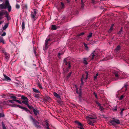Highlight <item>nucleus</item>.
<instances>
[{"mask_svg": "<svg viewBox=\"0 0 129 129\" xmlns=\"http://www.w3.org/2000/svg\"><path fill=\"white\" fill-rule=\"evenodd\" d=\"M24 9H25L26 10L27 9V6L26 5H24V6L23 7Z\"/></svg>", "mask_w": 129, "mask_h": 129, "instance_id": "42", "label": "nucleus"}, {"mask_svg": "<svg viewBox=\"0 0 129 129\" xmlns=\"http://www.w3.org/2000/svg\"><path fill=\"white\" fill-rule=\"evenodd\" d=\"M88 58H84L83 59V63L85 65H86L88 64L87 62V61L88 60Z\"/></svg>", "mask_w": 129, "mask_h": 129, "instance_id": "13", "label": "nucleus"}, {"mask_svg": "<svg viewBox=\"0 0 129 129\" xmlns=\"http://www.w3.org/2000/svg\"><path fill=\"white\" fill-rule=\"evenodd\" d=\"M9 24V23H6V24L4 25V26L3 27V29L4 30L6 29L8 27V26Z\"/></svg>", "mask_w": 129, "mask_h": 129, "instance_id": "16", "label": "nucleus"}, {"mask_svg": "<svg viewBox=\"0 0 129 129\" xmlns=\"http://www.w3.org/2000/svg\"><path fill=\"white\" fill-rule=\"evenodd\" d=\"M115 76L117 78H118V74L117 73L115 74Z\"/></svg>", "mask_w": 129, "mask_h": 129, "instance_id": "61", "label": "nucleus"}, {"mask_svg": "<svg viewBox=\"0 0 129 129\" xmlns=\"http://www.w3.org/2000/svg\"><path fill=\"white\" fill-rule=\"evenodd\" d=\"M7 12V11H5L0 12V16L1 17V16H2L3 15H5Z\"/></svg>", "mask_w": 129, "mask_h": 129, "instance_id": "19", "label": "nucleus"}, {"mask_svg": "<svg viewBox=\"0 0 129 129\" xmlns=\"http://www.w3.org/2000/svg\"><path fill=\"white\" fill-rule=\"evenodd\" d=\"M75 122L78 125V126H80V127L83 126V125L80 122H79L77 121H76Z\"/></svg>", "mask_w": 129, "mask_h": 129, "instance_id": "21", "label": "nucleus"}, {"mask_svg": "<svg viewBox=\"0 0 129 129\" xmlns=\"http://www.w3.org/2000/svg\"><path fill=\"white\" fill-rule=\"evenodd\" d=\"M33 91L34 92H36V93H40V92L39 91V90L37 89L33 88Z\"/></svg>", "mask_w": 129, "mask_h": 129, "instance_id": "22", "label": "nucleus"}, {"mask_svg": "<svg viewBox=\"0 0 129 129\" xmlns=\"http://www.w3.org/2000/svg\"><path fill=\"white\" fill-rule=\"evenodd\" d=\"M61 5L62 6L61 8H64V4L62 2H61Z\"/></svg>", "mask_w": 129, "mask_h": 129, "instance_id": "47", "label": "nucleus"}, {"mask_svg": "<svg viewBox=\"0 0 129 129\" xmlns=\"http://www.w3.org/2000/svg\"><path fill=\"white\" fill-rule=\"evenodd\" d=\"M46 126L47 129H50L49 127V124L48 123H47L46 124Z\"/></svg>", "mask_w": 129, "mask_h": 129, "instance_id": "52", "label": "nucleus"}, {"mask_svg": "<svg viewBox=\"0 0 129 129\" xmlns=\"http://www.w3.org/2000/svg\"><path fill=\"white\" fill-rule=\"evenodd\" d=\"M16 106L17 107H19V108H21V109H22V108H23V107H22V106H20V105H17Z\"/></svg>", "mask_w": 129, "mask_h": 129, "instance_id": "49", "label": "nucleus"}, {"mask_svg": "<svg viewBox=\"0 0 129 129\" xmlns=\"http://www.w3.org/2000/svg\"><path fill=\"white\" fill-rule=\"evenodd\" d=\"M83 44L85 47V49L87 50H88V47L87 44L85 43H84Z\"/></svg>", "mask_w": 129, "mask_h": 129, "instance_id": "25", "label": "nucleus"}, {"mask_svg": "<svg viewBox=\"0 0 129 129\" xmlns=\"http://www.w3.org/2000/svg\"><path fill=\"white\" fill-rule=\"evenodd\" d=\"M54 95L57 98L59 99H60V100L61 99L60 96L56 92H54Z\"/></svg>", "mask_w": 129, "mask_h": 129, "instance_id": "12", "label": "nucleus"}, {"mask_svg": "<svg viewBox=\"0 0 129 129\" xmlns=\"http://www.w3.org/2000/svg\"><path fill=\"white\" fill-rule=\"evenodd\" d=\"M117 106H116L113 109V110L114 111H116L117 110Z\"/></svg>", "mask_w": 129, "mask_h": 129, "instance_id": "53", "label": "nucleus"}, {"mask_svg": "<svg viewBox=\"0 0 129 129\" xmlns=\"http://www.w3.org/2000/svg\"><path fill=\"white\" fill-rule=\"evenodd\" d=\"M98 76V74H97L94 77V79H96L97 77Z\"/></svg>", "mask_w": 129, "mask_h": 129, "instance_id": "58", "label": "nucleus"}, {"mask_svg": "<svg viewBox=\"0 0 129 129\" xmlns=\"http://www.w3.org/2000/svg\"><path fill=\"white\" fill-rule=\"evenodd\" d=\"M79 98H80L81 97V91H80L79 92Z\"/></svg>", "mask_w": 129, "mask_h": 129, "instance_id": "40", "label": "nucleus"}, {"mask_svg": "<svg viewBox=\"0 0 129 129\" xmlns=\"http://www.w3.org/2000/svg\"><path fill=\"white\" fill-rule=\"evenodd\" d=\"M0 42H2L3 44L5 43V42L2 37H0Z\"/></svg>", "mask_w": 129, "mask_h": 129, "instance_id": "27", "label": "nucleus"}, {"mask_svg": "<svg viewBox=\"0 0 129 129\" xmlns=\"http://www.w3.org/2000/svg\"><path fill=\"white\" fill-rule=\"evenodd\" d=\"M38 11L36 9H34L32 11H31V18L34 19V20L36 19V17L37 12Z\"/></svg>", "mask_w": 129, "mask_h": 129, "instance_id": "3", "label": "nucleus"}, {"mask_svg": "<svg viewBox=\"0 0 129 129\" xmlns=\"http://www.w3.org/2000/svg\"><path fill=\"white\" fill-rule=\"evenodd\" d=\"M124 97V96L123 95H122L119 98V100H122Z\"/></svg>", "mask_w": 129, "mask_h": 129, "instance_id": "50", "label": "nucleus"}, {"mask_svg": "<svg viewBox=\"0 0 129 129\" xmlns=\"http://www.w3.org/2000/svg\"><path fill=\"white\" fill-rule=\"evenodd\" d=\"M96 104L98 105L99 107L100 106H101V104L99 103L98 102H96Z\"/></svg>", "mask_w": 129, "mask_h": 129, "instance_id": "57", "label": "nucleus"}, {"mask_svg": "<svg viewBox=\"0 0 129 129\" xmlns=\"http://www.w3.org/2000/svg\"><path fill=\"white\" fill-rule=\"evenodd\" d=\"M84 75H82V77L81 78V79H82V80H83V78H84Z\"/></svg>", "mask_w": 129, "mask_h": 129, "instance_id": "63", "label": "nucleus"}, {"mask_svg": "<svg viewBox=\"0 0 129 129\" xmlns=\"http://www.w3.org/2000/svg\"><path fill=\"white\" fill-rule=\"evenodd\" d=\"M9 102L10 103H14V102L13 101L11 100H9Z\"/></svg>", "mask_w": 129, "mask_h": 129, "instance_id": "55", "label": "nucleus"}, {"mask_svg": "<svg viewBox=\"0 0 129 129\" xmlns=\"http://www.w3.org/2000/svg\"><path fill=\"white\" fill-rule=\"evenodd\" d=\"M125 110V109H124V108H123L122 109L120 113V114L121 116H122L123 115V111H124V110Z\"/></svg>", "mask_w": 129, "mask_h": 129, "instance_id": "31", "label": "nucleus"}, {"mask_svg": "<svg viewBox=\"0 0 129 129\" xmlns=\"http://www.w3.org/2000/svg\"><path fill=\"white\" fill-rule=\"evenodd\" d=\"M85 2V1H84L83 0H81V8L82 9H84V3Z\"/></svg>", "mask_w": 129, "mask_h": 129, "instance_id": "10", "label": "nucleus"}, {"mask_svg": "<svg viewBox=\"0 0 129 129\" xmlns=\"http://www.w3.org/2000/svg\"><path fill=\"white\" fill-rule=\"evenodd\" d=\"M2 124L3 129H7L3 122H2Z\"/></svg>", "mask_w": 129, "mask_h": 129, "instance_id": "29", "label": "nucleus"}, {"mask_svg": "<svg viewBox=\"0 0 129 129\" xmlns=\"http://www.w3.org/2000/svg\"><path fill=\"white\" fill-rule=\"evenodd\" d=\"M124 87L125 88V91H126L127 90V85L126 84H125V85H124Z\"/></svg>", "mask_w": 129, "mask_h": 129, "instance_id": "60", "label": "nucleus"}, {"mask_svg": "<svg viewBox=\"0 0 129 129\" xmlns=\"http://www.w3.org/2000/svg\"><path fill=\"white\" fill-rule=\"evenodd\" d=\"M5 5H6L7 6H7H8L10 5L9 4V2L8 1H5Z\"/></svg>", "mask_w": 129, "mask_h": 129, "instance_id": "28", "label": "nucleus"}, {"mask_svg": "<svg viewBox=\"0 0 129 129\" xmlns=\"http://www.w3.org/2000/svg\"><path fill=\"white\" fill-rule=\"evenodd\" d=\"M4 52L5 53V55H6V59H8L9 58V56H8V53H7L5 52Z\"/></svg>", "mask_w": 129, "mask_h": 129, "instance_id": "30", "label": "nucleus"}, {"mask_svg": "<svg viewBox=\"0 0 129 129\" xmlns=\"http://www.w3.org/2000/svg\"><path fill=\"white\" fill-rule=\"evenodd\" d=\"M5 116L4 114L3 113H0V118L4 117Z\"/></svg>", "mask_w": 129, "mask_h": 129, "instance_id": "35", "label": "nucleus"}, {"mask_svg": "<svg viewBox=\"0 0 129 129\" xmlns=\"http://www.w3.org/2000/svg\"><path fill=\"white\" fill-rule=\"evenodd\" d=\"M22 109L27 112V111H29V110L27 108L25 107H23Z\"/></svg>", "mask_w": 129, "mask_h": 129, "instance_id": "36", "label": "nucleus"}, {"mask_svg": "<svg viewBox=\"0 0 129 129\" xmlns=\"http://www.w3.org/2000/svg\"><path fill=\"white\" fill-rule=\"evenodd\" d=\"M25 24L24 21H22V27L23 29H24L25 28Z\"/></svg>", "mask_w": 129, "mask_h": 129, "instance_id": "23", "label": "nucleus"}, {"mask_svg": "<svg viewBox=\"0 0 129 129\" xmlns=\"http://www.w3.org/2000/svg\"><path fill=\"white\" fill-rule=\"evenodd\" d=\"M76 91L77 93L79 94V92H78V89L77 87L76 88Z\"/></svg>", "mask_w": 129, "mask_h": 129, "instance_id": "54", "label": "nucleus"}, {"mask_svg": "<svg viewBox=\"0 0 129 129\" xmlns=\"http://www.w3.org/2000/svg\"><path fill=\"white\" fill-rule=\"evenodd\" d=\"M10 98H13V99L16 100V98H17L15 96H10Z\"/></svg>", "mask_w": 129, "mask_h": 129, "instance_id": "39", "label": "nucleus"}, {"mask_svg": "<svg viewBox=\"0 0 129 129\" xmlns=\"http://www.w3.org/2000/svg\"><path fill=\"white\" fill-rule=\"evenodd\" d=\"M3 75L4 77L5 78V79L3 80H6L7 81H10L11 80V79L9 77L7 76L5 74H4Z\"/></svg>", "mask_w": 129, "mask_h": 129, "instance_id": "9", "label": "nucleus"}, {"mask_svg": "<svg viewBox=\"0 0 129 129\" xmlns=\"http://www.w3.org/2000/svg\"><path fill=\"white\" fill-rule=\"evenodd\" d=\"M13 101H16V102L19 103L20 104H22V103L20 101H19L18 100L13 99Z\"/></svg>", "mask_w": 129, "mask_h": 129, "instance_id": "34", "label": "nucleus"}, {"mask_svg": "<svg viewBox=\"0 0 129 129\" xmlns=\"http://www.w3.org/2000/svg\"><path fill=\"white\" fill-rule=\"evenodd\" d=\"M78 127L80 129H84V128L82 127Z\"/></svg>", "mask_w": 129, "mask_h": 129, "instance_id": "64", "label": "nucleus"}, {"mask_svg": "<svg viewBox=\"0 0 129 129\" xmlns=\"http://www.w3.org/2000/svg\"><path fill=\"white\" fill-rule=\"evenodd\" d=\"M33 111L35 115L37 116L38 114H39V111L37 109L33 108Z\"/></svg>", "mask_w": 129, "mask_h": 129, "instance_id": "8", "label": "nucleus"}, {"mask_svg": "<svg viewBox=\"0 0 129 129\" xmlns=\"http://www.w3.org/2000/svg\"><path fill=\"white\" fill-rule=\"evenodd\" d=\"M28 99H27L25 100V101H22V103L27 106L28 105Z\"/></svg>", "mask_w": 129, "mask_h": 129, "instance_id": "15", "label": "nucleus"}, {"mask_svg": "<svg viewBox=\"0 0 129 129\" xmlns=\"http://www.w3.org/2000/svg\"><path fill=\"white\" fill-rule=\"evenodd\" d=\"M51 29L53 30L56 29H57L56 26L55 25H52V26Z\"/></svg>", "mask_w": 129, "mask_h": 129, "instance_id": "24", "label": "nucleus"}, {"mask_svg": "<svg viewBox=\"0 0 129 129\" xmlns=\"http://www.w3.org/2000/svg\"><path fill=\"white\" fill-rule=\"evenodd\" d=\"M5 15V17L7 18L8 21H9L11 19V17L10 16H9V14L7 12Z\"/></svg>", "mask_w": 129, "mask_h": 129, "instance_id": "14", "label": "nucleus"}, {"mask_svg": "<svg viewBox=\"0 0 129 129\" xmlns=\"http://www.w3.org/2000/svg\"><path fill=\"white\" fill-rule=\"evenodd\" d=\"M20 6L18 4H17L16 5V8L17 9H19L20 8Z\"/></svg>", "mask_w": 129, "mask_h": 129, "instance_id": "38", "label": "nucleus"}, {"mask_svg": "<svg viewBox=\"0 0 129 129\" xmlns=\"http://www.w3.org/2000/svg\"><path fill=\"white\" fill-rule=\"evenodd\" d=\"M99 107V108L100 109V110L102 111L103 110L104 108L102 106H101Z\"/></svg>", "mask_w": 129, "mask_h": 129, "instance_id": "43", "label": "nucleus"}, {"mask_svg": "<svg viewBox=\"0 0 129 129\" xmlns=\"http://www.w3.org/2000/svg\"><path fill=\"white\" fill-rule=\"evenodd\" d=\"M81 85L80 86V87H81V86H82L83 85V81L82 80V79H81Z\"/></svg>", "mask_w": 129, "mask_h": 129, "instance_id": "51", "label": "nucleus"}, {"mask_svg": "<svg viewBox=\"0 0 129 129\" xmlns=\"http://www.w3.org/2000/svg\"><path fill=\"white\" fill-rule=\"evenodd\" d=\"M93 94H94V95L95 96V98L96 99H98L97 95V94L95 92H94L93 93Z\"/></svg>", "mask_w": 129, "mask_h": 129, "instance_id": "46", "label": "nucleus"}, {"mask_svg": "<svg viewBox=\"0 0 129 129\" xmlns=\"http://www.w3.org/2000/svg\"><path fill=\"white\" fill-rule=\"evenodd\" d=\"M92 1V3L93 4H95V2L94 1V0H91Z\"/></svg>", "mask_w": 129, "mask_h": 129, "instance_id": "62", "label": "nucleus"}, {"mask_svg": "<svg viewBox=\"0 0 129 129\" xmlns=\"http://www.w3.org/2000/svg\"><path fill=\"white\" fill-rule=\"evenodd\" d=\"M29 117L30 119L33 120V124L36 127L38 128H41V126L39 124V123L38 121L36 120L35 119L33 118L31 116H30Z\"/></svg>", "mask_w": 129, "mask_h": 129, "instance_id": "2", "label": "nucleus"}, {"mask_svg": "<svg viewBox=\"0 0 129 129\" xmlns=\"http://www.w3.org/2000/svg\"><path fill=\"white\" fill-rule=\"evenodd\" d=\"M7 7L8 11L9 12H10L11 10V7L10 5L7 6Z\"/></svg>", "mask_w": 129, "mask_h": 129, "instance_id": "32", "label": "nucleus"}, {"mask_svg": "<svg viewBox=\"0 0 129 129\" xmlns=\"http://www.w3.org/2000/svg\"><path fill=\"white\" fill-rule=\"evenodd\" d=\"M92 36V33H90L89 35L87 36V40H88Z\"/></svg>", "mask_w": 129, "mask_h": 129, "instance_id": "18", "label": "nucleus"}, {"mask_svg": "<svg viewBox=\"0 0 129 129\" xmlns=\"http://www.w3.org/2000/svg\"><path fill=\"white\" fill-rule=\"evenodd\" d=\"M110 122L113 125H115V124H119L120 123L119 120L117 119H114L110 121Z\"/></svg>", "mask_w": 129, "mask_h": 129, "instance_id": "6", "label": "nucleus"}, {"mask_svg": "<svg viewBox=\"0 0 129 129\" xmlns=\"http://www.w3.org/2000/svg\"><path fill=\"white\" fill-rule=\"evenodd\" d=\"M21 99L23 100H26L27 99V98L26 97H25L22 95H21Z\"/></svg>", "mask_w": 129, "mask_h": 129, "instance_id": "26", "label": "nucleus"}, {"mask_svg": "<svg viewBox=\"0 0 129 129\" xmlns=\"http://www.w3.org/2000/svg\"><path fill=\"white\" fill-rule=\"evenodd\" d=\"M120 46H117V47L116 48V50H118L120 49Z\"/></svg>", "mask_w": 129, "mask_h": 129, "instance_id": "45", "label": "nucleus"}, {"mask_svg": "<svg viewBox=\"0 0 129 129\" xmlns=\"http://www.w3.org/2000/svg\"><path fill=\"white\" fill-rule=\"evenodd\" d=\"M71 72L69 74L67 75V77H69L71 76Z\"/></svg>", "mask_w": 129, "mask_h": 129, "instance_id": "59", "label": "nucleus"}, {"mask_svg": "<svg viewBox=\"0 0 129 129\" xmlns=\"http://www.w3.org/2000/svg\"><path fill=\"white\" fill-rule=\"evenodd\" d=\"M7 8V6L3 4L0 5V9H5Z\"/></svg>", "mask_w": 129, "mask_h": 129, "instance_id": "11", "label": "nucleus"}, {"mask_svg": "<svg viewBox=\"0 0 129 129\" xmlns=\"http://www.w3.org/2000/svg\"><path fill=\"white\" fill-rule=\"evenodd\" d=\"M34 96L37 98L39 99L40 98V95L39 94H34Z\"/></svg>", "mask_w": 129, "mask_h": 129, "instance_id": "20", "label": "nucleus"}, {"mask_svg": "<svg viewBox=\"0 0 129 129\" xmlns=\"http://www.w3.org/2000/svg\"><path fill=\"white\" fill-rule=\"evenodd\" d=\"M27 106L30 109H32L33 110V108H34L33 107L31 106H30L28 104V105H27Z\"/></svg>", "mask_w": 129, "mask_h": 129, "instance_id": "37", "label": "nucleus"}, {"mask_svg": "<svg viewBox=\"0 0 129 129\" xmlns=\"http://www.w3.org/2000/svg\"><path fill=\"white\" fill-rule=\"evenodd\" d=\"M85 118L88 124L91 125L93 126L94 123L96 122L97 117L94 114H91L89 115L88 116H86Z\"/></svg>", "mask_w": 129, "mask_h": 129, "instance_id": "1", "label": "nucleus"}, {"mask_svg": "<svg viewBox=\"0 0 129 129\" xmlns=\"http://www.w3.org/2000/svg\"><path fill=\"white\" fill-rule=\"evenodd\" d=\"M98 56V54L95 53V51H93L89 57L90 58V60L93 59L94 58H96Z\"/></svg>", "mask_w": 129, "mask_h": 129, "instance_id": "5", "label": "nucleus"}, {"mask_svg": "<svg viewBox=\"0 0 129 129\" xmlns=\"http://www.w3.org/2000/svg\"><path fill=\"white\" fill-rule=\"evenodd\" d=\"M38 85L40 88H42V86L41 85V84L40 83H38Z\"/></svg>", "mask_w": 129, "mask_h": 129, "instance_id": "41", "label": "nucleus"}, {"mask_svg": "<svg viewBox=\"0 0 129 129\" xmlns=\"http://www.w3.org/2000/svg\"><path fill=\"white\" fill-rule=\"evenodd\" d=\"M84 34V32H82L81 33L79 34L78 35V36H81L83 35Z\"/></svg>", "mask_w": 129, "mask_h": 129, "instance_id": "44", "label": "nucleus"}, {"mask_svg": "<svg viewBox=\"0 0 129 129\" xmlns=\"http://www.w3.org/2000/svg\"><path fill=\"white\" fill-rule=\"evenodd\" d=\"M51 41V39H46L45 42V46L43 48L44 50H45L48 49L49 46L48 45V44L49 43V42Z\"/></svg>", "mask_w": 129, "mask_h": 129, "instance_id": "4", "label": "nucleus"}, {"mask_svg": "<svg viewBox=\"0 0 129 129\" xmlns=\"http://www.w3.org/2000/svg\"><path fill=\"white\" fill-rule=\"evenodd\" d=\"M64 63L66 65V67L67 69H69L71 67L70 63V62H67L66 60V58H65L63 61Z\"/></svg>", "mask_w": 129, "mask_h": 129, "instance_id": "7", "label": "nucleus"}, {"mask_svg": "<svg viewBox=\"0 0 129 129\" xmlns=\"http://www.w3.org/2000/svg\"><path fill=\"white\" fill-rule=\"evenodd\" d=\"M6 35V33L5 32H3V34H2L1 36H5Z\"/></svg>", "mask_w": 129, "mask_h": 129, "instance_id": "48", "label": "nucleus"}, {"mask_svg": "<svg viewBox=\"0 0 129 129\" xmlns=\"http://www.w3.org/2000/svg\"><path fill=\"white\" fill-rule=\"evenodd\" d=\"M122 32V29H121L118 32V34H120Z\"/></svg>", "mask_w": 129, "mask_h": 129, "instance_id": "56", "label": "nucleus"}, {"mask_svg": "<svg viewBox=\"0 0 129 129\" xmlns=\"http://www.w3.org/2000/svg\"><path fill=\"white\" fill-rule=\"evenodd\" d=\"M114 25V24H113L111 26L110 29H109L108 31V32L109 33H110L111 31L113 30V26Z\"/></svg>", "mask_w": 129, "mask_h": 129, "instance_id": "17", "label": "nucleus"}, {"mask_svg": "<svg viewBox=\"0 0 129 129\" xmlns=\"http://www.w3.org/2000/svg\"><path fill=\"white\" fill-rule=\"evenodd\" d=\"M85 73L86 74V76L85 78V81H86V80L87 79V78H88V72L87 71H86L85 72Z\"/></svg>", "mask_w": 129, "mask_h": 129, "instance_id": "33", "label": "nucleus"}]
</instances>
